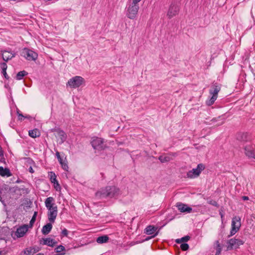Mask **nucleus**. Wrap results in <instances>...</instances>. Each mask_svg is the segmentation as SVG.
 <instances>
[{"label":"nucleus","instance_id":"obj_1","mask_svg":"<svg viewBox=\"0 0 255 255\" xmlns=\"http://www.w3.org/2000/svg\"><path fill=\"white\" fill-rule=\"evenodd\" d=\"M120 194L119 188L114 186H109L105 188H101L97 191L96 197L98 199L117 198Z\"/></svg>","mask_w":255,"mask_h":255},{"label":"nucleus","instance_id":"obj_2","mask_svg":"<svg viewBox=\"0 0 255 255\" xmlns=\"http://www.w3.org/2000/svg\"><path fill=\"white\" fill-rule=\"evenodd\" d=\"M141 0H132V1L129 4L127 8V16L131 19H134L137 15L138 9V2Z\"/></svg>","mask_w":255,"mask_h":255},{"label":"nucleus","instance_id":"obj_3","mask_svg":"<svg viewBox=\"0 0 255 255\" xmlns=\"http://www.w3.org/2000/svg\"><path fill=\"white\" fill-rule=\"evenodd\" d=\"M220 90L221 87L219 84L217 83L213 84L209 91V93L212 95V97L206 101V104L208 106H211L214 104L218 97V94Z\"/></svg>","mask_w":255,"mask_h":255},{"label":"nucleus","instance_id":"obj_4","mask_svg":"<svg viewBox=\"0 0 255 255\" xmlns=\"http://www.w3.org/2000/svg\"><path fill=\"white\" fill-rule=\"evenodd\" d=\"M241 218L239 216H235L233 218L232 221V229L229 237L233 236L239 230L241 226Z\"/></svg>","mask_w":255,"mask_h":255},{"label":"nucleus","instance_id":"obj_5","mask_svg":"<svg viewBox=\"0 0 255 255\" xmlns=\"http://www.w3.org/2000/svg\"><path fill=\"white\" fill-rule=\"evenodd\" d=\"M244 241L239 239L232 238L227 242V250H231L238 248L239 246L243 245Z\"/></svg>","mask_w":255,"mask_h":255},{"label":"nucleus","instance_id":"obj_6","mask_svg":"<svg viewBox=\"0 0 255 255\" xmlns=\"http://www.w3.org/2000/svg\"><path fill=\"white\" fill-rule=\"evenodd\" d=\"M204 165L203 164H199L196 168H193L187 172V176L188 178H194L198 177L201 171L204 169Z\"/></svg>","mask_w":255,"mask_h":255},{"label":"nucleus","instance_id":"obj_7","mask_svg":"<svg viewBox=\"0 0 255 255\" xmlns=\"http://www.w3.org/2000/svg\"><path fill=\"white\" fill-rule=\"evenodd\" d=\"M84 82V79L80 76H75L71 78L68 82L67 85L71 88H76L80 87Z\"/></svg>","mask_w":255,"mask_h":255},{"label":"nucleus","instance_id":"obj_8","mask_svg":"<svg viewBox=\"0 0 255 255\" xmlns=\"http://www.w3.org/2000/svg\"><path fill=\"white\" fill-rule=\"evenodd\" d=\"M21 55L28 60H35L38 56L36 53L27 48L23 49Z\"/></svg>","mask_w":255,"mask_h":255},{"label":"nucleus","instance_id":"obj_9","mask_svg":"<svg viewBox=\"0 0 255 255\" xmlns=\"http://www.w3.org/2000/svg\"><path fill=\"white\" fill-rule=\"evenodd\" d=\"M92 147L96 150H101L105 148L104 140L101 138L96 137L91 141Z\"/></svg>","mask_w":255,"mask_h":255},{"label":"nucleus","instance_id":"obj_10","mask_svg":"<svg viewBox=\"0 0 255 255\" xmlns=\"http://www.w3.org/2000/svg\"><path fill=\"white\" fill-rule=\"evenodd\" d=\"M179 10L178 6L174 3H172L168 10L167 16L169 18H172L178 13Z\"/></svg>","mask_w":255,"mask_h":255},{"label":"nucleus","instance_id":"obj_11","mask_svg":"<svg viewBox=\"0 0 255 255\" xmlns=\"http://www.w3.org/2000/svg\"><path fill=\"white\" fill-rule=\"evenodd\" d=\"M28 228V225L25 224L20 226L17 229L15 233V236L17 238H21L23 237L25 233L27 232Z\"/></svg>","mask_w":255,"mask_h":255},{"label":"nucleus","instance_id":"obj_12","mask_svg":"<svg viewBox=\"0 0 255 255\" xmlns=\"http://www.w3.org/2000/svg\"><path fill=\"white\" fill-rule=\"evenodd\" d=\"M47 215L48 220L51 223H54L57 215V206H55L53 208L48 210Z\"/></svg>","mask_w":255,"mask_h":255},{"label":"nucleus","instance_id":"obj_13","mask_svg":"<svg viewBox=\"0 0 255 255\" xmlns=\"http://www.w3.org/2000/svg\"><path fill=\"white\" fill-rule=\"evenodd\" d=\"M56 131L57 133L56 136L58 138V140L59 141V143H63L67 138L66 134L64 131L59 129L56 130Z\"/></svg>","mask_w":255,"mask_h":255},{"label":"nucleus","instance_id":"obj_14","mask_svg":"<svg viewBox=\"0 0 255 255\" xmlns=\"http://www.w3.org/2000/svg\"><path fill=\"white\" fill-rule=\"evenodd\" d=\"M177 207L179 211L183 213H190L192 209L188 207L187 205L181 203H177Z\"/></svg>","mask_w":255,"mask_h":255},{"label":"nucleus","instance_id":"obj_15","mask_svg":"<svg viewBox=\"0 0 255 255\" xmlns=\"http://www.w3.org/2000/svg\"><path fill=\"white\" fill-rule=\"evenodd\" d=\"M56 242L50 238H42L40 241V244L44 245H47L49 247H53L56 244Z\"/></svg>","mask_w":255,"mask_h":255},{"label":"nucleus","instance_id":"obj_16","mask_svg":"<svg viewBox=\"0 0 255 255\" xmlns=\"http://www.w3.org/2000/svg\"><path fill=\"white\" fill-rule=\"evenodd\" d=\"M1 52L2 59L5 61H7L15 56V53L12 52L4 50Z\"/></svg>","mask_w":255,"mask_h":255},{"label":"nucleus","instance_id":"obj_17","mask_svg":"<svg viewBox=\"0 0 255 255\" xmlns=\"http://www.w3.org/2000/svg\"><path fill=\"white\" fill-rule=\"evenodd\" d=\"M54 201V198L52 197H48L45 199V205L48 210H50L51 208H53L55 206H56Z\"/></svg>","mask_w":255,"mask_h":255},{"label":"nucleus","instance_id":"obj_18","mask_svg":"<svg viewBox=\"0 0 255 255\" xmlns=\"http://www.w3.org/2000/svg\"><path fill=\"white\" fill-rule=\"evenodd\" d=\"M245 152L246 155L249 158H254L255 159V151H254L253 147L246 146L245 148Z\"/></svg>","mask_w":255,"mask_h":255},{"label":"nucleus","instance_id":"obj_19","mask_svg":"<svg viewBox=\"0 0 255 255\" xmlns=\"http://www.w3.org/2000/svg\"><path fill=\"white\" fill-rule=\"evenodd\" d=\"M237 139L239 141L244 142L249 140V137L247 133H239L237 136Z\"/></svg>","mask_w":255,"mask_h":255},{"label":"nucleus","instance_id":"obj_20","mask_svg":"<svg viewBox=\"0 0 255 255\" xmlns=\"http://www.w3.org/2000/svg\"><path fill=\"white\" fill-rule=\"evenodd\" d=\"M0 175L2 177H9L11 175L10 170L8 168H3L2 166L0 167Z\"/></svg>","mask_w":255,"mask_h":255},{"label":"nucleus","instance_id":"obj_21","mask_svg":"<svg viewBox=\"0 0 255 255\" xmlns=\"http://www.w3.org/2000/svg\"><path fill=\"white\" fill-rule=\"evenodd\" d=\"M52 228V225L51 223H47L44 225L42 229L41 232L43 235H47L50 233Z\"/></svg>","mask_w":255,"mask_h":255},{"label":"nucleus","instance_id":"obj_22","mask_svg":"<svg viewBox=\"0 0 255 255\" xmlns=\"http://www.w3.org/2000/svg\"><path fill=\"white\" fill-rule=\"evenodd\" d=\"M157 229V227H155L153 226L149 225L145 228L144 232L147 235H152L156 231Z\"/></svg>","mask_w":255,"mask_h":255},{"label":"nucleus","instance_id":"obj_23","mask_svg":"<svg viewBox=\"0 0 255 255\" xmlns=\"http://www.w3.org/2000/svg\"><path fill=\"white\" fill-rule=\"evenodd\" d=\"M28 134L30 137L35 138L40 136V132L38 129L35 128L32 130H30L28 132Z\"/></svg>","mask_w":255,"mask_h":255},{"label":"nucleus","instance_id":"obj_24","mask_svg":"<svg viewBox=\"0 0 255 255\" xmlns=\"http://www.w3.org/2000/svg\"><path fill=\"white\" fill-rule=\"evenodd\" d=\"M109 240V238L107 235L102 236L97 238L96 242L98 244H103L107 243Z\"/></svg>","mask_w":255,"mask_h":255},{"label":"nucleus","instance_id":"obj_25","mask_svg":"<svg viewBox=\"0 0 255 255\" xmlns=\"http://www.w3.org/2000/svg\"><path fill=\"white\" fill-rule=\"evenodd\" d=\"M173 158L170 155H161L158 157V159L162 162H166L172 160Z\"/></svg>","mask_w":255,"mask_h":255},{"label":"nucleus","instance_id":"obj_26","mask_svg":"<svg viewBox=\"0 0 255 255\" xmlns=\"http://www.w3.org/2000/svg\"><path fill=\"white\" fill-rule=\"evenodd\" d=\"M27 74V73L25 71H20L19 72L16 76V78L17 80H20L21 79H22V78L26 75Z\"/></svg>","mask_w":255,"mask_h":255},{"label":"nucleus","instance_id":"obj_27","mask_svg":"<svg viewBox=\"0 0 255 255\" xmlns=\"http://www.w3.org/2000/svg\"><path fill=\"white\" fill-rule=\"evenodd\" d=\"M216 252L215 255H220L222 251V247L218 241L216 242Z\"/></svg>","mask_w":255,"mask_h":255},{"label":"nucleus","instance_id":"obj_28","mask_svg":"<svg viewBox=\"0 0 255 255\" xmlns=\"http://www.w3.org/2000/svg\"><path fill=\"white\" fill-rule=\"evenodd\" d=\"M49 175L50 176V179L51 182L53 184H55V182L57 181L55 174L53 172H50L49 174Z\"/></svg>","mask_w":255,"mask_h":255},{"label":"nucleus","instance_id":"obj_29","mask_svg":"<svg viewBox=\"0 0 255 255\" xmlns=\"http://www.w3.org/2000/svg\"><path fill=\"white\" fill-rule=\"evenodd\" d=\"M20 255H32V254L31 252V250L29 247V248H25L23 251H22L21 252Z\"/></svg>","mask_w":255,"mask_h":255},{"label":"nucleus","instance_id":"obj_30","mask_svg":"<svg viewBox=\"0 0 255 255\" xmlns=\"http://www.w3.org/2000/svg\"><path fill=\"white\" fill-rule=\"evenodd\" d=\"M190 239L189 236H186L184 237L181 238V239H178L176 240V242L177 243L180 244L182 242H186Z\"/></svg>","mask_w":255,"mask_h":255},{"label":"nucleus","instance_id":"obj_31","mask_svg":"<svg viewBox=\"0 0 255 255\" xmlns=\"http://www.w3.org/2000/svg\"><path fill=\"white\" fill-rule=\"evenodd\" d=\"M36 214H37L36 212H35L33 217H32L30 221V223H29V227L30 228H32L33 224L35 222Z\"/></svg>","mask_w":255,"mask_h":255},{"label":"nucleus","instance_id":"obj_32","mask_svg":"<svg viewBox=\"0 0 255 255\" xmlns=\"http://www.w3.org/2000/svg\"><path fill=\"white\" fill-rule=\"evenodd\" d=\"M31 250L32 255L38 252L40 250V248L37 246L29 247Z\"/></svg>","mask_w":255,"mask_h":255},{"label":"nucleus","instance_id":"obj_33","mask_svg":"<svg viewBox=\"0 0 255 255\" xmlns=\"http://www.w3.org/2000/svg\"><path fill=\"white\" fill-rule=\"evenodd\" d=\"M55 250L56 253L60 254V252L65 250V248L64 246H63L62 245H60V246H58L57 248H56L55 249Z\"/></svg>","mask_w":255,"mask_h":255},{"label":"nucleus","instance_id":"obj_34","mask_svg":"<svg viewBox=\"0 0 255 255\" xmlns=\"http://www.w3.org/2000/svg\"><path fill=\"white\" fill-rule=\"evenodd\" d=\"M180 248L182 251H185L188 249L189 245L185 243H182L180 245Z\"/></svg>","mask_w":255,"mask_h":255},{"label":"nucleus","instance_id":"obj_35","mask_svg":"<svg viewBox=\"0 0 255 255\" xmlns=\"http://www.w3.org/2000/svg\"><path fill=\"white\" fill-rule=\"evenodd\" d=\"M207 202H208V203L209 204L212 205H213L214 206L219 207L218 204L215 200H212V199H210V200H208Z\"/></svg>","mask_w":255,"mask_h":255},{"label":"nucleus","instance_id":"obj_36","mask_svg":"<svg viewBox=\"0 0 255 255\" xmlns=\"http://www.w3.org/2000/svg\"><path fill=\"white\" fill-rule=\"evenodd\" d=\"M60 164L62 166V168L65 170V171H68V166L67 165V164L65 162H64V161L62 162L61 163H60Z\"/></svg>","mask_w":255,"mask_h":255},{"label":"nucleus","instance_id":"obj_37","mask_svg":"<svg viewBox=\"0 0 255 255\" xmlns=\"http://www.w3.org/2000/svg\"><path fill=\"white\" fill-rule=\"evenodd\" d=\"M0 66L2 69V71L6 70L7 69V65L5 63H0Z\"/></svg>","mask_w":255,"mask_h":255},{"label":"nucleus","instance_id":"obj_38","mask_svg":"<svg viewBox=\"0 0 255 255\" xmlns=\"http://www.w3.org/2000/svg\"><path fill=\"white\" fill-rule=\"evenodd\" d=\"M61 234L63 236L67 237L68 235V231L66 229H64L61 232Z\"/></svg>","mask_w":255,"mask_h":255},{"label":"nucleus","instance_id":"obj_39","mask_svg":"<svg viewBox=\"0 0 255 255\" xmlns=\"http://www.w3.org/2000/svg\"><path fill=\"white\" fill-rule=\"evenodd\" d=\"M56 155L60 163L63 161L58 151L56 152Z\"/></svg>","mask_w":255,"mask_h":255},{"label":"nucleus","instance_id":"obj_40","mask_svg":"<svg viewBox=\"0 0 255 255\" xmlns=\"http://www.w3.org/2000/svg\"><path fill=\"white\" fill-rule=\"evenodd\" d=\"M54 188L57 191H59L61 189L60 186L58 183V181L55 182V184H54Z\"/></svg>","mask_w":255,"mask_h":255},{"label":"nucleus","instance_id":"obj_41","mask_svg":"<svg viewBox=\"0 0 255 255\" xmlns=\"http://www.w3.org/2000/svg\"><path fill=\"white\" fill-rule=\"evenodd\" d=\"M17 114H18V119L19 120H21V121L22 120L23 118H28V117H24L22 114H19L18 113V112H17Z\"/></svg>","mask_w":255,"mask_h":255},{"label":"nucleus","instance_id":"obj_42","mask_svg":"<svg viewBox=\"0 0 255 255\" xmlns=\"http://www.w3.org/2000/svg\"><path fill=\"white\" fill-rule=\"evenodd\" d=\"M157 234H158V231H157V232H156L155 233V234L153 236H151V237H147V238H146V239H145V241H148V240H150V239H152V238H153L155 237L157 235Z\"/></svg>","mask_w":255,"mask_h":255},{"label":"nucleus","instance_id":"obj_43","mask_svg":"<svg viewBox=\"0 0 255 255\" xmlns=\"http://www.w3.org/2000/svg\"><path fill=\"white\" fill-rule=\"evenodd\" d=\"M1 73L3 74V76L6 79H8V76L6 74V70L2 71Z\"/></svg>","mask_w":255,"mask_h":255},{"label":"nucleus","instance_id":"obj_44","mask_svg":"<svg viewBox=\"0 0 255 255\" xmlns=\"http://www.w3.org/2000/svg\"><path fill=\"white\" fill-rule=\"evenodd\" d=\"M168 155H170V157H171L172 158V157L176 156L177 153H171L169 154Z\"/></svg>","mask_w":255,"mask_h":255},{"label":"nucleus","instance_id":"obj_45","mask_svg":"<svg viewBox=\"0 0 255 255\" xmlns=\"http://www.w3.org/2000/svg\"><path fill=\"white\" fill-rule=\"evenodd\" d=\"M219 214H220V216H221V219L223 220V217H224V214H223V211H222V210H220L219 211Z\"/></svg>","mask_w":255,"mask_h":255},{"label":"nucleus","instance_id":"obj_46","mask_svg":"<svg viewBox=\"0 0 255 255\" xmlns=\"http://www.w3.org/2000/svg\"><path fill=\"white\" fill-rule=\"evenodd\" d=\"M220 118V117H219L218 118H214L212 120V121L213 122H217L218 121L219 119Z\"/></svg>","mask_w":255,"mask_h":255},{"label":"nucleus","instance_id":"obj_47","mask_svg":"<svg viewBox=\"0 0 255 255\" xmlns=\"http://www.w3.org/2000/svg\"><path fill=\"white\" fill-rule=\"evenodd\" d=\"M28 170L31 173H34V170L33 169L32 167L31 166H30L29 169H28Z\"/></svg>","mask_w":255,"mask_h":255},{"label":"nucleus","instance_id":"obj_48","mask_svg":"<svg viewBox=\"0 0 255 255\" xmlns=\"http://www.w3.org/2000/svg\"><path fill=\"white\" fill-rule=\"evenodd\" d=\"M242 199L244 200H248L249 197L248 196H244L242 197Z\"/></svg>","mask_w":255,"mask_h":255},{"label":"nucleus","instance_id":"obj_49","mask_svg":"<svg viewBox=\"0 0 255 255\" xmlns=\"http://www.w3.org/2000/svg\"><path fill=\"white\" fill-rule=\"evenodd\" d=\"M2 151L1 150V148L0 147V156H1V155H2Z\"/></svg>","mask_w":255,"mask_h":255},{"label":"nucleus","instance_id":"obj_50","mask_svg":"<svg viewBox=\"0 0 255 255\" xmlns=\"http://www.w3.org/2000/svg\"><path fill=\"white\" fill-rule=\"evenodd\" d=\"M224 123V121L221 122L220 124H218V126L222 125Z\"/></svg>","mask_w":255,"mask_h":255},{"label":"nucleus","instance_id":"obj_51","mask_svg":"<svg viewBox=\"0 0 255 255\" xmlns=\"http://www.w3.org/2000/svg\"><path fill=\"white\" fill-rule=\"evenodd\" d=\"M36 255H44L43 254H42V253H39V254H37Z\"/></svg>","mask_w":255,"mask_h":255},{"label":"nucleus","instance_id":"obj_52","mask_svg":"<svg viewBox=\"0 0 255 255\" xmlns=\"http://www.w3.org/2000/svg\"><path fill=\"white\" fill-rule=\"evenodd\" d=\"M0 201L1 202V203H2L3 205H4V201H3L1 200V199L0 200Z\"/></svg>","mask_w":255,"mask_h":255},{"label":"nucleus","instance_id":"obj_53","mask_svg":"<svg viewBox=\"0 0 255 255\" xmlns=\"http://www.w3.org/2000/svg\"><path fill=\"white\" fill-rule=\"evenodd\" d=\"M1 253H2V252L1 251H0V255H1Z\"/></svg>","mask_w":255,"mask_h":255}]
</instances>
